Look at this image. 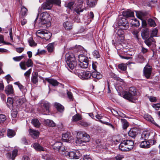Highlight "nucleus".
<instances>
[{
	"label": "nucleus",
	"instance_id": "393cba45",
	"mask_svg": "<svg viewBox=\"0 0 160 160\" xmlns=\"http://www.w3.org/2000/svg\"><path fill=\"white\" fill-rule=\"evenodd\" d=\"M149 35V30L147 28H145L142 30L141 36L144 39H146L148 37Z\"/></svg>",
	"mask_w": 160,
	"mask_h": 160
},
{
	"label": "nucleus",
	"instance_id": "4468645a",
	"mask_svg": "<svg viewBox=\"0 0 160 160\" xmlns=\"http://www.w3.org/2000/svg\"><path fill=\"white\" fill-rule=\"evenodd\" d=\"M152 71V67L147 64L144 68L143 73L144 75L147 78H149L151 74Z\"/></svg>",
	"mask_w": 160,
	"mask_h": 160
},
{
	"label": "nucleus",
	"instance_id": "bb28decb",
	"mask_svg": "<svg viewBox=\"0 0 160 160\" xmlns=\"http://www.w3.org/2000/svg\"><path fill=\"white\" fill-rule=\"evenodd\" d=\"M45 80L49 83L54 86H57L59 84V82H58L57 80L53 79L47 78L45 79Z\"/></svg>",
	"mask_w": 160,
	"mask_h": 160
},
{
	"label": "nucleus",
	"instance_id": "79ce46f5",
	"mask_svg": "<svg viewBox=\"0 0 160 160\" xmlns=\"http://www.w3.org/2000/svg\"><path fill=\"white\" fill-rule=\"evenodd\" d=\"M78 60L79 62L88 60V57H86L83 54L79 55L78 56Z\"/></svg>",
	"mask_w": 160,
	"mask_h": 160
},
{
	"label": "nucleus",
	"instance_id": "b1692460",
	"mask_svg": "<svg viewBox=\"0 0 160 160\" xmlns=\"http://www.w3.org/2000/svg\"><path fill=\"white\" fill-rule=\"evenodd\" d=\"M138 130L136 128H132L128 132V135L129 136L135 138L138 134Z\"/></svg>",
	"mask_w": 160,
	"mask_h": 160
},
{
	"label": "nucleus",
	"instance_id": "de8ad7c7",
	"mask_svg": "<svg viewBox=\"0 0 160 160\" xmlns=\"http://www.w3.org/2000/svg\"><path fill=\"white\" fill-rule=\"evenodd\" d=\"M47 48L49 52H52L54 50L53 44L52 43L48 44L47 46Z\"/></svg>",
	"mask_w": 160,
	"mask_h": 160
},
{
	"label": "nucleus",
	"instance_id": "cd10ccee",
	"mask_svg": "<svg viewBox=\"0 0 160 160\" xmlns=\"http://www.w3.org/2000/svg\"><path fill=\"white\" fill-rule=\"evenodd\" d=\"M64 28L66 30H71L72 28V23L70 22L67 21L63 23Z\"/></svg>",
	"mask_w": 160,
	"mask_h": 160
},
{
	"label": "nucleus",
	"instance_id": "4c0bfd02",
	"mask_svg": "<svg viewBox=\"0 0 160 160\" xmlns=\"http://www.w3.org/2000/svg\"><path fill=\"white\" fill-rule=\"evenodd\" d=\"M97 0H88L87 5L90 7H93L95 6Z\"/></svg>",
	"mask_w": 160,
	"mask_h": 160
},
{
	"label": "nucleus",
	"instance_id": "052dcab7",
	"mask_svg": "<svg viewBox=\"0 0 160 160\" xmlns=\"http://www.w3.org/2000/svg\"><path fill=\"white\" fill-rule=\"evenodd\" d=\"M6 116L3 114L0 115V123L3 122L6 120Z\"/></svg>",
	"mask_w": 160,
	"mask_h": 160
},
{
	"label": "nucleus",
	"instance_id": "39448f33",
	"mask_svg": "<svg viewBox=\"0 0 160 160\" xmlns=\"http://www.w3.org/2000/svg\"><path fill=\"white\" fill-rule=\"evenodd\" d=\"M66 62L68 66L72 70L77 65V63L74 56L69 54H66Z\"/></svg>",
	"mask_w": 160,
	"mask_h": 160
},
{
	"label": "nucleus",
	"instance_id": "09e8293b",
	"mask_svg": "<svg viewBox=\"0 0 160 160\" xmlns=\"http://www.w3.org/2000/svg\"><path fill=\"white\" fill-rule=\"evenodd\" d=\"M148 24L151 27H154L156 26L154 21L152 19H149L148 21Z\"/></svg>",
	"mask_w": 160,
	"mask_h": 160
},
{
	"label": "nucleus",
	"instance_id": "49530a36",
	"mask_svg": "<svg viewBox=\"0 0 160 160\" xmlns=\"http://www.w3.org/2000/svg\"><path fill=\"white\" fill-rule=\"evenodd\" d=\"M14 84L17 85L18 86L20 90L22 92H23L25 91V88L23 86H22L20 83L18 82H17L14 83Z\"/></svg>",
	"mask_w": 160,
	"mask_h": 160
},
{
	"label": "nucleus",
	"instance_id": "5701e85b",
	"mask_svg": "<svg viewBox=\"0 0 160 160\" xmlns=\"http://www.w3.org/2000/svg\"><path fill=\"white\" fill-rule=\"evenodd\" d=\"M33 147L37 151H44L46 150V148L41 146L37 143H35L32 145Z\"/></svg>",
	"mask_w": 160,
	"mask_h": 160
},
{
	"label": "nucleus",
	"instance_id": "680f3d73",
	"mask_svg": "<svg viewBox=\"0 0 160 160\" xmlns=\"http://www.w3.org/2000/svg\"><path fill=\"white\" fill-rule=\"evenodd\" d=\"M93 56L96 58H98L100 57V55L99 54V52L97 50H95L93 52Z\"/></svg>",
	"mask_w": 160,
	"mask_h": 160
},
{
	"label": "nucleus",
	"instance_id": "37998d69",
	"mask_svg": "<svg viewBox=\"0 0 160 160\" xmlns=\"http://www.w3.org/2000/svg\"><path fill=\"white\" fill-rule=\"evenodd\" d=\"M27 9L24 6L21 7L20 13L22 16H26L27 15Z\"/></svg>",
	"mask_w": 160,
	"mask_h": 160
},
{
	"label": "nucleus",
	"instance_id": "6ab92c4d",
	"mask_svg": "<svg viewBox=\"0 0 160 160\" xmlns=\"http://www.w3.org/2000/svg\"><path fill=\"white\" fill-rule=\"evenodd\" d=\"M144 41L145 43L148 47H150L152 45L153 47H155L156 46V45L155 44V41L152 37H150L148 39H146Z\"/></svg>",
	"mask_w": 160,
	"mask_h": 160
},
{
	"label": "nucleus",
	"instance_id": "a19ab883",
	"mask_svg": "<svg viewBox=\"0 0 160 160\" xmlns=\"http://www.w3.org/2000/svg\"><path fill=\"white\" fill-rule=\"evenodd\" d=\"M137 60L138 62L142 63L145 60V58L141 54H139L138 56Z\"/></svg>",
	"mask_w": 160,
	"mask_h": 160
},
{
	"label": "nucleus",
	"instance_id": "8fccbe9b",
	"mask_svg": "<svg viewBox=\"0 0 160 160\" xmlns=\"http://www.w3.org/2000/svg\"><path fill=\"white\" fill-rule=\"evenodd\" d=\"M136 12L137 17L141 19H142V17L144 15V13L142 12L137 11Z\"/></svg>",
	"mask_w": 160,
	"mask_h": 160
},
{
	"label": "nucleus",
	"instance_id": "bf43d9fd",
	"mask_svg": "<svg viewBox=\"0 0 160 160\" xmlns=\"http://www.w3.org/2000/svg\"><path fill=\"white\" fill-rule=\"evenodd\" d=\"M24 56L23 55L14 57L13 58V59L15 61L18 62L20 61L22 59L24 58Z\"/></svg>",
	"mask_w": 160,
	"mask_h": 160
},
{
	"label": "nucleus",
	"instance_id": "a878e982",
	"mask_svg": "<svg viewBox=\"0 0 160 160\" xmlns=\"http://www.w3.org/2000/svg\"><path fill=\"white\" fill-rule=\"evenodd\" d=\"M91 76L93 78L97 79H99L102 78V75L100 72L95 70L91 73Z\"/></svg>",
	"mask_w": 160,
	"mask_h": 160
},
{
	"label": "nucleus",
	"instance_id": "c756f323",
	"mask_svg": "<svg viewBox=\"0 0 160 160\" xmlns=\"http://www.w3.org/2000/svg\"><path fill=\"white\" fill-rule=\"evenodd\" d=\"M122 29L121 28V29L118 30L117 32L118 35L121 38V42H122L124 39V32Z\"/></svg>",
	"mask_w": 160,
	"mask_h": 160
},
{
	"label": "nucleus",
	"instance_id": "864d4df0",
	"mask_svg": "<svg viewBox=\"0 0 160 160\" xmlns=\"http://www.w3.org/2000/svg\"><path fill=\"white\" fill-rule=\"evenodd\" d=\"M122 120L123 121L122 125L123 128L124 129H126V128L128 126V122H127V120L125 119H122Z\"/></svg>",
	"mask_w": 160,
	"mask_h": 160
},
{
	"label": "nucleus",
	"instance_id": "c9c22d12",
	"mask_svg": "<svg viewBox=\"0 0 160 160\" xmlns=\"http://www.w3.org/2000/svg\"><path fill=\"white\" fill-rule=\"evenodd\" d=\"M88 60H86L82 62H79V65L80 67L83 68H88Z\"/></svg>",
	"mask_w": 160,
	"mask_h": 160
},
{
	"label": "nucleus",
	"instance_id": "ea45409f",
	"mask_svg": "<svg viewBox=\"0 0 160 160\" xmlns=\"http://www.w3.org/2000/svg\"><path fill=\"white\" fill-rule=\"evenodd\" d=\"M82 119V117L81 115L79 114L74 115L72 118V121L74 122H77Z\"/></svg>",
	"mask_w": 160,
	"mask_h": 160
},
{
	"label": "nucleus",
	"instance_id": "6e6d98bb",
	"mask_svg": "<svg viewBox=\"0 0 160 160\" xmlns=\"http://www.w3.org/2000/svg\"><path fill=\"white\" fill-rule=\"evenodd\" d=\"M141 52L143 53H145L148 52V49L147 48H145L144 46L143 45H141Z\"/></svg>",
	"mask_w": 160,
	"mask_h": 160
},
{
	"label": "nucleus",
	"instance_id": "9d476101",
	"mask_svg": "<svg viewBox=\"0 0 160 160\" xmlns=\"http://www.w3.org/2000/svg\"><path fill=\"white\" fill-rule=\"evenodd\" d=\"M156 143V141L154 139H149L148 141H143L141 142L140 145L141 148H149L151 145H153Z\"/></svg>",
	"mask_w": 160,
	"mask_h": 160
},
{
	"label": "nucleus",
	"instance_id": "0e129e2a",
	"mask_svg": "<svg viewBox=\"0 0 160 160\" xmlns=\"http://www.w3.org/2000/svg\"><path fill=\"white\" fill-rule=\"evenodd\" d=\"M46 52V51L45 50H43L40 51L39 49L38 50V52L35 55H42L45 54Z\"/></svg>",
	"mask_w": 160,
	"mask_h": 160
},
{
	"label": "nucleus",
	"instance_id": "f704fd0d",
	"mask_svg": "<svg viewBox=\"0 0 160 160\" xmlns=\"http://www.w3.org/2000/svg\"><path fill=\"white\" fill-rule=\"evenodd\" d=\"M44 122L46 125L49 127H54L56 125L55 123L51 120H44Z\"/></svg>",
	"mask_w": 160,
	"mask_h": 160
},
{
	"label": "nucleus",
	"instance_id": "e433bc0d",
	"mask_svg": "<svg viewBox=\"0 0 160 160\" xmlns=\"http://www.w3.org/2000/svg\"><path fill=\"white\" fill-rule=\"evenodd\" d=\"M111 78H113L115 80L119 81L120 82H122L123 80L121 79L120 78L117 76L113 72H111L109 74Z\"/></svg>",
	"mask_w": 160,
	"mask_h": 160
},
{
	"label": "nucleus",
	"instance_id": "0eeeda50",
	"mask_svg": "<svg viewBox=\"0 0 160 160\" xmlns=\"http://www.w3.org/2000/svg\"><path fill=\"white\" fill-rule=\"evenodd\" d=\"M41 112L44 115H48L50 113L51 104L47 101H42L40 104Z\"/></svg>",
	"mask_w": 160,
	"mask_h": 160
},
{
	"label": "nucleus",
	"instance_id": "473e14b6",
	"mask_svg": "<svg viewBox=\"0 0 160 160\" xmlns=\"http://www.w3.org/2000/svg\"><path fill=\"white\" fill-rule=\"evenodd\" d=\"M76 7L74 8V11L78 14H79L80 12H82L83 11V8H82V5H78V4H76Z\"/></svg>",
	"mask_w": 160,
	"mask_h": 160
},
{
	"label": "nucleus",
	"instance_id": "e2e57ef3",
	"mask_svg": "<svg viewBox=\"0 0 160 160\" xmlns=\"http://www.w3.org/2000/svg\"><path fill=\"white\" fill-rule=\"evenodd\" d=\"M28 42L30 45L31 46H35L36 45V43L35 42L33 39L31 38L29 39Z\"/></svg>",
	"mask_w": 160,
	"mask_h": 160
},
{
	"label": "nucleus",
	"instance_id": "7ed1b4c3",
	"mask_svg": "<svg viewBox=\"0 0 160 160\" xmlns=\"http://www.w3.org/2000/svg\"><path fill=\"white\" fill-rule=\"evenodd\" d=\"M133 144L134 142L132 140H125L120 143L119 149L122 151H128L133 148Z\"/></svg>",
	"mask_w": 160,
	"mask_h": 160
},
{
	"label": "nucleus",
	"instance_id": "3c124183",
	"mask_svg": "<svg viewBox=\"0 0 160 160\" xmlns=\"http://www.w3.org/2000/svg\"><path fill=\"white\" fill-rule=\"evenodd\" d=\"M18 150L15 149L13 150L12 152L11 158L12 160H14L15 158L17 155Z\"/></svg>",
	"mask_w": 160,
	"mask_h": 160
},
{
	"label": "nucleus",
	"instance_id": "dca6fc26",
	"mask_svg": "<svg viewBox=\"0 0 160 160\" xmlns=\"http://www.w3.org/2000/svg\"><path fill=\"white\" fill-rule=\"evenodd\" d=\"M96 148L98 150L106 149L107 148V143L105 142H101L99 140H96Z\"/></svg>",
	"mask_w": 160,
	"mask_h": 160
},
{
	"label": "nucleus",
	"instance_id": "1a4fd4ad",
	"mask_svg": "<svg viewBox=\"0 0 160 160\" xmlns=\"http://www.w3.org/2000/svg\"><path fill=\"white\" fill-rule=\"evenodd\" d=\"M117 21L118 25L122 27V29L126 30L129 28V23L126 18H124L119 17Z\"/></svg>",
	"mask_w": 160,
	"mask_h": 160
},
{
	"label": "nucleus",
	"instance_id": "a18cd8bd",
	"mask_svg": "<svg viewBox=\"0 0 160 160\" xmlns=\"http://www.w3.org/2000/svg\"><path fill=\"white\" fill-rule=\"evenodd\" d=\"M15 134L14 131L12 130L8 129V130L7 135L9 138L13 137Z\"/></svg>",
	"mask_w": 160,
	"mask_h": 160
},
{
	"label": "nucleus",
	"instance_id": "9b49d317",
	"mask_svg": "<svg viewBox=\"0 0 160 160\" xmlns=\"http://www.w3.org/2000/svg\"><path fill=\"white\" fill-rule=\"evenodd\" d=\"M150 137V139H153L155 138V133L148 131H143L141 135L140 139H144L146 140Z\"/></svg>",
	"mask_w": 160,
	"mask_h": 160
},
{
	"label": "nucleus",
	"instance_id": "412c9836",
	"mask_svg": "<svg viewBox=\"0 0 160 160\" xmlns=\"http://www.w3.org/2000/svg\"><path fill=\"white\" fill-rule=\"evenodd\" d=\"M5 91L8 95L13 94L14 90L12 85L9 84L7 86L5 87Z\"/></svg>",
	"mask_w": 160,
	"mask_h": 160
},
{
	"label": "nucleus",
	"instance_id": "f257e3e1",
	"mask_svg": "<svg viewBox=\"0 0 160 160\" xmlns=\"http://www.w3.org/2000/svg\"><path fill=\"white\" fill-rule=\"evenodd\" d=\"M77 139L75 142L78 145H80L83 143H86L90 140L89 136L86 132L79 131L77 132Z\"/></svg>",
	"mask_w": 160,
	"mask_h": 160
},
{
	"label": "nucleus",
	"instance_id": "2eb2a0df",
	"mask_svg": "<svg viewBox=\"0 0 160 160\" xmlns=\"http://www.w3.org/2000/svg\"><path fill=\"white\" fill-rule=\"evenodd\" d=\"M68 155L70 159H78L81 155V154L78 151L70 152L68 153Z\"/></svg>",
	"mask_w": 160,
	"mask_h": 160
},
{
	"label": "nucleus",
	"instance_id": "a211bd4d",
	"mask_svg": "<svg viewBox=\"0 0 160 160\" xmlns=\"http://www.w3.org/2000/svg\"><path fill=\"white\" fill-rule=\"evenodd\" d=\"M52 147L53 149L58 151H63V147H62V143L61 142H56L53 145Z\"/></svg>",
	"mask_w": 160,
	"mask_h": 160
},
{
	"label": "nucleus",
	"instance_id": "69168bd1",
	"mask_svg": "<svg viewBox=\"0 0 160 160\" xmlns=\"http://www.w3.org/2000/svg\"><path fill=\"white\" fill-rule=\"evenodd\" d=\"M150 101L152 102H156L157 99L156 98L153 96H150L149 98Z\"/></svg>",
	"mask_w": 160,
	"mask_h": 160
},
{
	"label": "nucleus",
	"instance_id": "2f4dec72",
	"mask_svg": "<svg viewBox=\"0 0 160 160\" xmlns=\"http://www.w3.org/2000/svg\"><path fill=\"white\" fill-rule=\"evenodd\" d=\"M130 24L132 27H137L140 25L139 21L136 19H132L130 22Z\"/></svg>",
	"mask_w": 160,
	"mask_h": 160
},
{
	"label": "nucleus",
	"instance_id": "4d7b16f0",
	"mask_svg": "<svg viewBox=\"0 0 160 160\" xmlns=\"http://www.w3.org/2000/svg\"><path fill=\"white\" fill-rule=\"evenodd\" d=\"M32 72V69L30 68L24 74V75L26 78H28L29 77L30 75Z\"/></svg>",
	"mask_w": 160,
	"mask_h": 160
},
{
	"label": "nucleus",
	"instance_id": "4be33fe9",
	"mask_svg": "<svg viewBox=\"0 0 160 160\" xmlns=\"http://www.w3.org/2000/svg\"><path fill=\"white\" fill-rule=\"evenodd\" d=\"M134 14V12L130 10H128L127 11H123L122 12V15L126 18L133 17Z\"/></svg>",
	"mask_w": 160,
	"mask_h": 160
},
{
	"label": "nucleus",
	"instance_id": "774afa93",
	"mask_svg": "<svg viewBox=\"0 0 160 160\" xmlns=\"http://www.w3.org/2000/svg\"><path fill=\"white\" fill-rule=\"evenodd\" d=\"M79 124L80 125L82 126H84V127H86L88 125V124L87 122H86L83 121H80L79 122Z\"/></svg>",
	"mask_w": 160,
	"mask_h": 160
},
{
	"label": "nucleus",
	"instance_id": "603ef678",
	"mask_svg": "<svg viewBox=\"0 0 160 160\" xmlns=\"http://www.w3.org/2000/svg\"><path fill=\"white\" fill-rule=\"evenodd\" d=\"M118 68L121 70L125 71L127 69V66L125 64L122 63L118 65Z\"/></svg>",
	"mask_w": 160,
	"mask_h": 160
},
{
	"label": "nucleus",
	"instance_id": "aec40b11",
	"mask_svg": "<svg viewBox=\"0 0 160 160\" xmlns=\"http://www.w3.org/2000/svg\"><path fill=\"white\" fill-rule=\"evenodd\" d=\"M29 132L30 136L34 139L38 138L39 135V132L38 131L31 129L29 130Z\"/></svg>",
	"mask_w": 160,
	"mask_h": 160
},
{
	"label": "nucleus",
	"instance_id": "f8f14e48",
	"mask_svg": "<svg viewBox=\"0 0 160 160\" xmlns=\"http://www.w3.org/2000/svg\"><path fill=\"white\" fill-rule=\"evenodd\" d=\"M33 62L32 60L29 59L27 61H22L19 63V66L22 69L25 70L27 68L32 67Z\"/></svg>",
	"mask_w": 160,
	"mask_h": 160
},
{
	"label": "nucleus",
	"instance_id": "ddd939ff",
	"mask_svg": "<svg viewBox=\"0 0 160 160\" xmlns=\"http://www.w3.org/2000/svg\"><path fill=\"white\" fill-rule=\"evenodd\" d=\"M78 77L82 79H88L90 78L91 76V73L88 71L82 72L79 71L78 72Z\"/></svg>",
	"mask_w": 160,
	"mask_h": 160
},
{
	"label": "nucleus",
	"instance_id": "f03ea898",
	"mask_svg": "<svg viewBox=\"0 0 160 160\" xmlns=\"http://www.w3.org/2000/svg\"><path fill=\"white\" fill-rule=\"evenodd\" d=\"M53 4L60 5L61 4V0H46V2L43 3L41 7H39L38 15L39 13H41L43 10L50 9Z\"/></svg>",
	"mask_w": 160,
	"mask_h": 160
},
{
	"label": "nucleus",
	"instance_id": "58836bf2",
	"mask_svg": "<svg viewBox=\"0 0 160 160\" xmlns=\"http://www.w3.org/2000/svg\"><path fill=\"white\" fill-rule=\"evenodd\" d=\"M32 123L37 128H39L40 126V123L37 119H33L32 121Z\"/></svg>",
	"mask_w": 160,
	"mask_h": 160
},
{
	"label": "nucleus",
	"instance_id": "13d9d810",
	"mask_svg": "<svg viewBox=\"0 0 160 160\" xmlns=\"http://www.w3.org/2000/svg\"><path fill=\"white\" fill-rule=\"evenodd\" d=\"M158 30L156 28L153 29L151 33V37L156 36L157 34Z\"/></svg>",
	"mask_w": 160,
	"mask_h": 160
},
{
	"label": "nucleus",
	"instance_id": "7c9ffc66",
	"mask_svg": "<svg viewBox=\"0 0 160 160\" xmlns=\"http://www.w3.org/2000/svg\"><path fill=\"white\" fill-rule=\"evenodd\" d=\"M38 73L37 72H34V74H32V76L31 78V81L34 84L37 83L38 82Z\"/></svg>",
	"mask_w": 160,
	"mask_h": 160
},
{
	"label": "nucleus",
	"instance_id": "72a5a7b5",
	"mask_svg": "<svg viewBox=\"0 0 160 160\" xmlns=\"http://www.w3.org/2000/svg\"><path fill=\"white\" fill-rule=\"evenodd\" d=\"M43 39L46 40H48L52 36V34L50 32H48L47 30H44Z\"/></svg>",
	"mask_w": 160,
	"mask_h": 160
},
{
	"label": "nucleus",
	"instance_id": "338daca9",
	"mask_svg": "<svg viewBox=\"0 0 160 160\" xmlns=\"http://www.w3.org/2000/svg\"><path fill=\"white\" fill-rule=\"evenodd\" d=\"M123 158V156L120 154H118L115 157L116 160H122Z\"/></svg>",
	"mask_w": 160,
	"mask_h": 160
},
{
	"label": "nucleus",
	"instance_id": "c03bdc74",
	"mask_svg": "<svg viewBox=\"0 0 160 160\" xmlns=\"http://www.w3.org/2000/svg\"><path fill=\"white\" fill-rule=\"evenodd\" d=\"M44 31L42 30H38L36 33L37 36L42 38H43Z\"/></svg>",
	"mask_w": 160,
	"mask_h": 160
},
{
	"label": "nucleus",
	"instance_id": "5fc2aeb1",
	"mask_svg": "<svg viewBox=\"0 0 160 160\" xmlns=\"http://www.w3.org/2000/svg\"><path fill=\"white\" fill-rule=\"evenodd\" d=\"M152 107L156 110H158L160 109V103H157L153 104Z\"/></svg>",
	"mask_w": 160,
	"mask_h": 160
},
{
	"label": "nucleus",
	"instance_id": "f3484780",
	"mask_svg": "<svg viewBox=\"0 0 160 160\" xmlns=\"http://www.w3.org/2000/svg\"><path fill=\"white\" fill-rule=\"evenodd\" d=\"M72 137L70 133L67 132L62 133V139L65 142H70L72 141Z\"/></svg>",
	"mask_w": 160,
	"mask_h": 160
},
{
	"label": "nucleus",
	"instance_id": "423d86ee",
	"mask_svg": "<svg viewBox=\"0 0 160 160\" xmlns=\"http://www.w3.org/2000/svg\"><path fill=\"white\" fill-rule=\"evenodd\" d=\"M23 103L22 101L18 97H15L13 99L11 98L8 97L7 99V105L9 108L12 107L13 104L19 106Z\"/></svg>",
	"mask_w": 160,
	"mask_h": 160
},
{
	"label": "nucleus",
	"instance_id": "c85d7f7f",
	"mask_svg": "<svg viewBox=\"0 0 160 160\" xmlns=\"http://www.w3.org/2000/svg\"><path fill=\"white\" fill-rule=\"evenodd\" d=\"M54 106L58 111L60 112H62L63 111L64 109V107L60 103L55 102L54 103Z\"/></svg>",
	"mask_w": 160,
	"mask_h": 160
},
{
	"label": "nucleus",
	"instance_id": "6e6552de",
	"mask_svg": "<svg viewBox=\"0 0 160 160\" xmlns=\"http://www.w3.org/2000/svg\"><path fill=\"white\" fill-rule=\"evenodd\" d=\"M50 16L49 14L46 12H43L41 13L39 23V27H41L42 25H45L48 23L49 21L48 18Z\"/></svg>",
	"mask_w": 160,
	"mask_h": 160
},
{
	"label": "nucleus",
	"instance_id": "20e7f679",
	"mask_svg": "<svg viewBox=\"0 0 160 160\" xmlns=\"http://www.w3.org/2000/svg\"><path fill=\"white\" fill-rule=\"evenodd\" d=\"M121 94L124 98L132 102L134 99V96L136 94V89L134 87H131L128 92L123 91Z\"/></svg>",
	"mask_w": 160,
	"mask_h": 160
}]
</instances>
